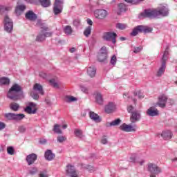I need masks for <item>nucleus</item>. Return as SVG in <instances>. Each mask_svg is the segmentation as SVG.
<instances>
[{
    "instance_id": "1",
    "label": "nucleus",
    "mask_w": 177,
    "mask_h": 177,
    "mask_svg": "<svg viewBox=\"0 0 177 177\" xmlns=\"http://www.w3.org/2000/svg\"><path fill=\"white\" fill-rule=\"evenodd\" d=\"M169 15V9L165 6H162L157 9L145 10L138 15L140 19H160V17H167Z\"/></svg>"
},
{
    "instance_id": "2",
    "label": "nucleus",
    "mask_w": 177,
    "mask_h": 177,
    "mask_svg": "<svg viewBox=\"0 0 177 177\" xmlns=\"http://www.w3.org/2000/svg\"><path fill=\"white\" fill-rule=\"evenodd\" d=\"M7 97L15 102L24 97V93L21 90V86L19 84H14L7 93Z\"/></svg>"
},
{
    "instance_id": "3",
    "label": "nucleus",
    "mask_w": 177,
    "mask_h": 177,
    "mask_svg": "<svg viewBox=\"0 0 177 177\" xmlns=\"http://www.w3.org/2000/svg\"><path fill=\"white\" fill-rule=\"evenodd\" d=\"M169 55V52L168 51V48H166L161 58V66L159 68L157 72V77H161L162 75H164V73H165V68H167V60H168Z\"/></svg>"
},
{
    "instance_id": "4",
    "label": "nucleus",
    "mask_w": 177,
    "mask_h": 177,
    "mask_svg": "<svg viewBox=\"0 0 177 177\" xmlns=\"http://www.w3.org/2000/svg\"><path fill=\"white\" fill-rule=\"evenodd\" d=\"M152 31L153 28L150 27L139 25L133 29L132 32L130 33V35H131V37H136V35L142 32H144V34H147L149 32H151Z\"/></svg>"
},
{
    "instance_id": "5",
    "label": "nucleus",
    "mask_w": 177,
    "mask_h": 177,
    "mask_svg": "<svg viewBox=\"0 0 177 177\" xmlns=\"http://www.w3.org/2000/svg\"><path fill=\"white\" fill-rule=\"evenodd\" d=\"M104 41H107L108 42L112 41L113 45H115L117 42V33L114 32H105L102 36Z\"/></svg>"
},
{
    "instance_id": "6",
    "label": "nucleus",
    "mask_w": 177,
    "mask_h": 177,
    "mask_svg": "<svg viewBox=\"0 0 177 177\" xmlns=\"http://www.w3.org/2000/svg\"><path fill=\"white\" fill-rule=\"evenodd\" d=\"M5 118L6 120H8L9 121H21V120H23L26 115L23 113H8L4 115Z\"/></svg>"
},
{
    "instance_id": "7",
    "label": "nucleus",
    "mask_w": 177,
    "mask_h": 177,
    "mask_svg": "<svg viewBox=\"0 0 177 177\" xmlns=\"http://www.w3.org/2000/svg\"><path fill=\"white\" fill-rule=\"evenodd\" d=\"M63 3H64V0H55L53 8L54 15H60L63 12Z\"/></svg>"
},
{
    "instance_id": "8",
    "label": "nucleus",
    "mask_w": 177,
    "mask_h": 177,
    "mask_svg": "<svg viewBox=\"0 0 177 177\" xmlns=\"http://www.w3.org/2000/svg\"><path fill=\"white\" fill-rule=\"evenodd\" d=\"M4 30L6 32H12L13 30V21L8 15L4 17Z\"/></svg>"
},
{
    "instance_id": "9",
    "label": "nucleus",
    "mask_w": 177,
    "mask_h": 177,
    "mask_svg": "<svg viewBox=\"0 0 177 177\" xmlns=\"http://www.w3.org/2000/svg\"><path fill=\"white\" fill-rule=\"evenodd\" d=\"M119 128L120 131H122L123 132H136L138 127L136 124L131 125L123 123Z\"/></svg>"
},
{
    "instance_id": "10",
    "label": "nucleus",
    "mask_w": 177,
    "mask_h": 177,
    "mask_svg": "<svg viewBox=\"0 0 177 177\" xmlns=\"http://www.w3.org/2000/svg\"><path fill=\"white\" fill-rule=\"evenodd\" d=\"M37 104L33 102L28 103V106L24 109L25 113L27 114H37Z\"/></svg>"
},
{
    "instance_id": "11",
    "label": "nucleus",
    "mask_w": 177,
    "mask_h": 177,
    "mask_svg": "<svg viewBox=\"0 0 177 177\" xmlns=\"http://www.w3.org/2000/svg\"><path fill=\"white\" fill-rule=\"evenodd\" d=\"M147 169L150 174H154L155 175L161 174V168L154 163H149L147 165Z\"/></svg>"
},
{
    "instance_id": "12",
    "label": "nucleus",
    "mask_w": 177,
    "mask_h": 177,
    "mask_svg": "<svg viewBox=\"0 0 177 177\" xmlns=\"http://www.w3.org/2000/svg\"><path fill=\"white\" fill-rule=\"evenodd\" d=\"M115 110H117V105L113 102H109L104 106V111L106 114H111V113H114Z\"/></svg>"
},
{
    "instance_id": "13",
    "label": "nucleus",
    "mask_w": 177,
    "mask_h": 177,
    "mask_svg": "<svg viewBox=\"0 0 177 177\" xmlns=\"http://www.w3.org/2000/svg\"><path fill=\"white\" fill-rule=\"evenodd\" d=\"M94 15L96 19L103 20V19H105L107 16V10L103 9L96 10L94 12Z\"/></svg>"
},
{
    "instance_id": "14",
    "label": "nucleus",
    "mask_w": 177,
    "mask_h": 177,
    "mask_svg": "<svg viewBox=\"0 0 177 177\" xmlns=\"http://www.w3.org/2000/svg\"><path fill=\"white\" fill-rule=\"evenodd\" d=\"M140 118H142V115L140 114V111H134L130 117V121L132 124H135V122H138V121H140Z\"/></svg>"
},
{
    "instance_id": "15",
    "label": "nucleus",
    "mask_w": 177,
    "mask_h": 177,
    "mask_svg": "<svg viewBox=\"0 0 177 177\" xmlns=\"http://www.w3.org/2000/svg\"><path fill=\"white\" fill-rule=\"evenodd\" d=\"M168 100V97L165 95H162L159 96L158 101L156 103L157 106L160 107V109L165 108V106H167V101Z\"/></svg>"
},
{
    "instance_id": "16",
    "label": "nucleus",
    "mask_w": 177,
    "mask_h": 177,
    "mask_svg": "<svg viewBox=\"0 0 177 177\" xmlns=\"http://www.w3.org/2000/svg\"><path fill=\"white\" fill-rule=\"evenodd\" d=\"M37 158H38V156L35 153L28 155L26 159L28 165H32V164L37 161Z\"/></svg>"
},
{
    "instance_id": "17",
    "label": "nucleus",
    "mask_w": 177,
    "mask_h": 177,
    "mask_svg": "<svg viewBox=\"0 0 177 177\" xmlns=\"http://www.w3.org/2000/svg\"><path fill=\"white\" fill-rule=\"evenodd\" d=\"M159 114L160 111L154 108V106H151L147 111V115H149V117H157Z\"/></svg>"
},
{
    "instance_id": "18",
    "label": "nucleus",
    "mask_w": 177,
    "mask_h": 177,
    "mask_svg": "<svg viewBox=\"0 0 177 177\" xmlns=\"http://www.w3.org/2000/svg\"><path fill=\"white\" fill-rule=\"evenodd\" d=\"M66 174L71 177H78V175H77V172L75 171V167L72 165L67 166Z\"/></svg>"
},
{
    "instance_id": "19",
    "label": "nucleus",
    "mask_w": 177,
    "mask_h": 177,
    "mask_svg": "<svg viewBox=\"0 0 177 177\" xmlns=\"http://www.w3.org/2000/svg\"><path fill=\"white\" fill-rule=\"evenodd\" d=\"M41 34H43L45 38L49 37H52V34H53V32H46L48 31V26L44 24L41 25Z\"/></svg>"
},
{
    "instance_id": "20",
    "label": "nucleus",
    "mask_w": 177,
    "mask_h": 177,
    "mask_svg": "<svg viewBox=\"0 0 177 177\" xmlns=\"http://www.w3.org/2000/svg\"><path fill=\"white\" fill-rule=\"evenodd\" d=\"M44 157L47 161H52L56 157V155L52 152V150L47 149L44 153Z\"/></svg>"
},
{
    "instance_id": "21",
    "label": "nucleus",
    "mask_w": 177,
    "mask_h": 177,
    "mask_svg": "<svg viewBox=\"0 0 177 177\" xmlns=\"http://www.w3.org/2000/svg\"><path fill=\"white\" fill-rule=\"evenodd\" d=\"M161 136L165 140H169V139H172V131L169 130L163 131L161 133Z\"/></svg>"
},
{
    "instance_id": "22",
    "label": "nucleus",
    "mask_w": 177,
    "mask_h": 177,
    "mask_svg": "<svg viewBox=\"0 0 177 177\" xmlns=\"http://www.w3.org/2000/svg\"><path fill=\"white\" fill-rule=\"evenodd\" d=\"M26 19L30 20V21H35L37 20V15L32 11H28L26 14Z\"/></svg>"
},
{
    "instance_id": "23",
    "label": "nucleus",
    "mask_w": 177,
    "mask_h": 177,
    "mask_svg": "<svg viewBox=\"0 0 177 177\" xmlns=\"http://www.w3.org/2000/svg\"><path fill=\"white\" fill-rule=\"evenodd\" d=\"M94 96H95V102L96 103H97V104H103V95H102V93H99V92H95L94 93Z\"/></svg>"
},
{
    "instance_id": "24",
    "label": "nucleus",
    "mask_w": 177,
    "mask_h": 177,
    "mask_svg": "<svg viewBox=\"0 0 177 177\" xmlns=\"http://www.w3.org/2000/svg\"><path fill=\"white\" fill-rule=\"evenodd\" d=\"M24 10H26V6L24 5H19L15 8V13L17 16H20Z\"/></svg>"
},
{
    "instance_id": "25",
    "label": "nucleus",
    "mask_w": 177,
    "mask_h": 177,
    "mask_svg": "<svg viewBox=\"0 0 177 177\" xmlns=\"http://www.w3.org/2000/svg\"><path fill=\"white\" fill-rule=\"evenodd\" d=\"M87 74L91 78H93L96 75V68L94 66H90L87 68Z\"/></svg>"
},
{
    "instance_id": "26",
    "label": "nucleus",
    "mask_w": 177,
    "mask_h": 177,
    "mask_svg": "<svg viewBox=\"0 0 177 177\" xmlns=\"http://www.w3.org/2000/svg\"><path fill=\"white\" fill-rule=\"evenodd\" d=\"M89 117L91 120H93V121H95V122H100V117H99V115H97L95 112L90 111Z\"/></svg>"
},
{
    "instance_id": "27",
    "label": "nucleus",
    "mask_w": 177,
    "mask_h": 177,
    "mask_svg": "<svg viewBox=\"0 0 177 177\" xmlns=\"http://www.w3.org/2000/svg\"><path fill=\"white\" fill-rule=\"evenodd\" d=\"M126 11H127V6H125V4H124L122 3L118 4V12H117L118 15H121V13L126 12Z\"/></svg>"
},
{
    "instance_id": "28",
    "label": "nucleus",
    "mask_w": 177,
    "mask_h": 177,
    "mask_svg": "<svg viewBox=\"0 0 177 177\" xmlns=\"http://www.w3.org/2000/svg\"><path fill=\"white\" fill-rule=\"evenodd\" d=\"M33 89L35 91H37L39 93H40V95H44V88H43L42 86L38 83H36L34 85Z\"/></svg>"
},
{
    "instance_id": "29",
    "label": "nucleus",
    "mask_w": 177,
    "mask_h": 177,
    "mask_svg": "<svg viewBox=\"0 0 177 177\" xmlns=\"http://www.w3.org/2000/svg\"><path fill=\"white\" fill-rule=\"evenodd\" d=\"M13 6H0V13H6V12H10Z\"/></svg>"
},
{
    "instance_id": "30",
    "label": "nucleus",
    "mask_w": 177,
    "mask_h": 177,
    "mask_svg": "<svg viewBox=\"0 0 177 177\" xmlns=\"http://www.w3.org/2000/svg\"><path fill=\"white\" fill-rule=\"evenodd\" d=\"M10 84V79L6 77H0V85H9Z\"/></svg>"
},
{
    "instance_id": "31",
    "label": "nucleus",
    "mask_w": 177,
    "mask_h": 177,
    "mask_svg": "<svg viewBox=\"0 0 177 177\" xmlns=\"http://www.w3.org/2000/svg\"><path fill=\"white\" fill-rule=\"evenodd\" d=\"M40 5L43 8H49L50 6V0H39Z\"/></svg>"
},
{
    "instance_id": "32",
    "label": "nucleus",
    "mask_w": 177,
    "mask_h": 177,
    "mask_svg": "<svg viewBox=\"0 0 177 177\" xmlns=\"http://www.w3.org/2000/svg\"><path fill=\"white\" fill-rule=\"evenodd\" d=\"M64 100L66 103H73V102H77V99L75 97L66 95L64 98Z\"/></svg>"
},
{
    "instance_id": "33",
    "label": "nucleus",
    "mask_w": 177,
    "mask_h": 177,
    "mask_svg": "<svg viewBox=\"0 0 177 177\" xmlns=\"http://www.w3.org/2000/svg\"><path fill=\"white\" fill-rule=\"evenodd\" d=\"M121 124V119L118 118L110 123H109L108 127H118V125H120Z\"/></svg>"
},
{
    "instance_id": "34",
    "label": "nucleus",
    "mask_w": 177,
    "mask_h": 177,
    "mask_svg": "<svg viewBox=\"0 0 177 177\" xmlns=\"http://www.w3.org/2000/svg\"><path fill=\"white\" fill-rule=\"evenodd\" d=\"M64 32L66 35H71L73 34V28L70 26H66L64 28Z\"/></svg>"
},
{
    "instance_id": "35",
    "label": "nucleus",
    "mask_w": 177,
    "mask_h": 177,
    "mask_svg": "<svg viewBox=\"0 0 177 177\" xmlns=\"http://www.w3.org/2000/svg\"><path fill=\"white\" fill-rule=\"evenodd\" d=\"M91 32H92V26H89L85 28L84 31V35L86 37V38H88V37L91 35Z\"/></svg>"
},
{
    "instance_id": "36",
    "label": "nucleus",
    "mask_w": 177,
    "mask_h": 177,
    "mask_svg": "<svg viewBox=\"0 0 177 177\" xmlns=\"http://www.w3.org/2000/svg\"><path fill=\"white\" fill-rule=\"evenodd\" d=\"M10 108L11 110H13V111H18L20 108V105L16 102H13L10 104Z\"/></svg>"
},
{
    "instance_id": "37",
    "label": "nucleus",
    "mask_w": 177,
    "mask_h": 177,
    "mask_svg": "<svg viewBox=\"0 0 177 177\" xmlns=\"http://www.w3.org/2000/svg\"><path fill=\"white\" fill-rule=\"evenodd\" d=\"M98 62H100V63H102L103 62H106V60H107V55H103V54H98Z\"/></svg>"
},
{
    "instance_id": "38",
    "label": "nucleus",
    "mask_w": 177,
    "mask_h": 177,
    "mask_svg": "<svg viewBox=\"0 0 177 177\" xmlns=\"http://www.w3.org/2000/svg\"><path fill=\"white\" fill-rule=\"evenodd\" d=\"M137 157L138 155L136 153H132L129 159V162L136 164V162H138V161L136 160Z\"/></svg>"
},
{
    "instance_id": "39",
    "label": "nucleus",
    "mask_w": 177,
    "mask_h": 177,
    "mask_svg": "<svg viewBox=\"0 0 177 177\" xmlns=\"http://www.w3.org/2000/svg\"><path fill=\"white\" fill-rule=\"evenodd\" d=\"M74 133L77 138H80V139H82L84 138V135H82V131L76 129L74 131Z\"/></svg>"
},
{
    "instance_id": "40",
    "label": "nucleus",
    "mask_w": 177,
    "mask_h": 177,
    "mask_svg": "<svg viewBox=\"0 0 177 177\" xmlns=\"http://www.w3.org/2000/svg\"><path fill=\"white\" fill-rule=\"evenodd\" d=\"M53 131L55 133H58L59 135L63 133V132L62 131V129H60V125L57 124L54 125Z\"/></svg>"
},
{
    "instance_id": "41",
    "label": "nucleus",
    "mask_w": 177,
    "mask_h": 177,
    "mask_svg": "<svg viewBox=\"0 0 177 177\" xmlns=\"http://www.w3.org/2000/svg\"><path fill=\"white\" fill-rule=\"evenodd\" d=\"M46 38L44 35V33L39 34L37 36L36 41L37 42H42V41H45Z\"/></svg>"
},
{
    "instance_id": "42",
    "label": "nucleus",
    "mask_w": 177,
    "mask_h": 177,
    "mask_svg": "<svg viewBox=\"0 0 177 177\" xmlns=\"http://www.w3.org/2000/svg\"><path fill=\"white\" fill-rule=\"evenodd\" d=\"M37 172H38V168H37L36 167H32L28 170V174L32 176L35 175Z\"/></svg>"
},
{
    "instance_id": "43",
    "label": "nucleus",
    "mask_w": 177,
    "mask_h": 177,
    "mask_svg": "<svg viewBox=\"0 0 177 177\" xmlns=\"http://www.w3.org/2000/svg\"><path fill=\"white\" fill-rule=\"evenodd\" d=\"M127 26L125 24L122 23H118L116 24V28H118L119 30H125L127 28Z\"/></svg>"
},
{
    "instance_id": "44",
    "label": "nucleus",
    "mask_w": 177,
    "mask_h": 177,
    "mask_svg": "<svg viewBox=\"0 0 177 177\" xmlns=\"http://www.w3.org/2000/svg\"><path fill=\"white\" fill-rule=\"evenodd\" d=\"M66 139L67 138L64 136H59L57 138V142H58V143H63V142H66Z\"/></svg>"
},
{
    "instance_id": "45",
    "label": "nucleus",
    "mask_w": 177,
    "mask_h": 177,
    "mask_svg": "<svg viewBox=\"0 0 177 177\" xmlns=\"http://www.w3.org/2000/svg\"><path fill=\"white\" fill-rule=\"evenodd\" d=\"M100 55H104V56L107 55V48L106 46H103L100 50Z\"/></svg>"
},
{
    "instance_id": "46",
    "label": "nucleus",
    "mask_w": 177,
    "mask_h": 177,
    "mask_svg": "<svg viewBox=\"0 0 177 177\" xmlns=\"http://www.w3.org/2000/svg\"><path fill=\"white\" fill-rule=\"evenodd\" d=\"M7 152L10 156H13L15 154V149L13 147H7Z\"/></svg>"
},
{
    "instance_id": "47",
    "label": "nucleus",
    "mask_w": 177,
    "mask_h": 177,
    "mask_svg": "<svg viewBox=\"0 0 177 177\" xmlns=\"http://www.w3.org/2000/svg\"><path fill=\"white\" fill-rule=\"evenodd\" d=\"M110 63L112 66H115L117 63V57L115 55H113L111 58Z\"/></svg>"
},
{
    "instance_id": "48",
    "label": "nucleus",
    "mask_w": 177,
    "mask_h": 177,
    "mask_svg": "<svg viewBox=\"0 0 177 177\" xmlns=\"http://www.w3.org/2000/svg\"><path fill=\"white\" fill-rule=\"evenodd\" d=\"M30 96L35 100H38L39 99V95L38 93L35 91H33L30 93Z\"/></svg>"
},
{
    "instance_id": "49",
    "label": "nucleus",
    "mask_w": 177,
    "mask_h": 177,
    "mask_svg": "<svg viewBox=\"0 0 177 177\" xmlns=\"http://www.w3.org/2000/svg\"><path fill=\"white\" fill-rule=\"evenodd\" d=\"M73 26H75V27H80V26H81V20L79 19H75L73 21Z\"/></svg>"
},
{
    "instance_id": "50",
    "label": "nucleus",
    "mask_w": 177,
    "mask_h": 177,
    "mask_svg": "<svg viewBox=\"0 0 177 177\" xmlns=\"http://www.w3.org/2000/svg\"><path fill=\"white\" fill-rule=\"evenodd\" d=\"M49 82L51 85H53V86H54V88H59V84H57L54 79L50 80Z\"/></svg>"
},
{
    "instance_id": "51",
    "label": "nucleus",
    "mask_w": 177,
    "mask_h": 177,
    "mask_svg": "<svg viewBox=\"0 0 177 177\" xmlns=\"http://www.w3.org/2000/svg\"><path fill=\"white\" fill-rule=\"evenodd\" d=\"M127 3H132L133 5H136L139 3V0H124Z\"/></svg>"
},
{
    "instance_id": "52",
    "label": "nucleus",
    "mask_w": 177,
    "mask_h": 177,
    "mask_svg": "<svg viewBox=\"0 0 177 177\" xmlns=\"http://www.w3.org/2000/svg\"><path fill=\"white\" fill-rule=\"evenodd\" d=\"M5 128H6V124H5V122H3L0 121V132L1 131H3V129H5Z\"/></svg>"
},
{
    "instance_id": "53",
    "label": "nucleus",
    "mask_w": 177,
    "mask_h": 177,
    "mask_svg": "<svg viewBox=\"0 0 177 177\" xmlns=\"http://www.w3.org/2000/svg\"><path fill=\"white\" fill-rule=\"evenodd\" d=\"M26 127L24 126H20L18 129L19 132H21V133H24L26 132Z\"/></svg>"
},
{
    "instance_id": "54",
    "label": "nucleus",
    "mask_w": 177,
    "mask_h": 177,
    "mask_svg": "<svg viewBox=\"0 0 177 177\" xmlns=\"http://www.w3.org/2000/svg\"><path fill=\"white\" fill-rule=\"evenodd\" d=\"M142 49H143V48L142 46L136 47V48H134L133 53H139V52H140L142 50Z\"/></svg>"
},
{
    "instance_id": "55",
    "label": "nucleus",
    "mask_w": 177,
    "mask_h": 177,
    "mask_svg": "<svg viewBox=\"0 0 177 177\" xmlns=\"http://www.w3.org/2000/svg\"><path fill=\"white\" fill-rule=\"evenodd\" d=\"M80 89L82 92H84V93H88V88H86L84 86H80Z\"/></svg>"
},
{
    "instance_id": "56",
    "label": "nucleus",
    "mask_w": 177,
    "mask_h": 177,
    "mask_svg": "<svg viewBox=\"0 0 177 177\" xmlns=\"http://www.w3.org/2000/svg\"><path fill=\"white\" fill-rule=\"evenodd\" d=\"M90 44H91L92 45H95L97 42L96 38L95 37H91L90 41H89Z\"/></svg>"
},
{
    "instance_id": "57",
    "label": "nucleus",
    "mask_w": 177,
    "mask_h": 177,
    "mask_svg": "<svg viewBox=\"0 0 177 177\" xmlns=\"http://www.w3.org/2000/svg\"><path fill=\"white\" fill-rule=\"evenodd\" d=\"M127 111L128 113H131V114L133 113V106L132 105H130L127 107Z\"/></svg>"
},
{
    "instance_id": "58",
    "label": "nucleus",
    "mask_w": 177,
    "mask_h": 177,
    "mask_svg": "<svg viewBox=\"0 0 177 177\" xmlns=\"http://www.w3.org/2000/svg\"><path fill=\"white\" fill-rule=\"evenodd\" d=\"M134 96H138L139 99H142V97H143V94L140 93V91H138V93L135 92Z\"/></svg>"
},
{
    "instance_id": "59",
    "label": "nucleus",
    "mask_w": 177,
    "mask_h": 177,
    "mask_svg": "<svg viewBox=\"0 0 177 177\" xmlns=\"http://www.w3.org/2000/svg\"><path fill=\"white\" fill-rule=\"evenodd\" d=\"M101 143H102V145H107V138H106L105 137H102L101 140Z\"/></svg>"
},
{
    "instance_id": "60",
    "label": "nucleus",
    "mask_w": 177,
    "mask_h": 177,
    "mask_svg": "<svg viewBox=\"0 0 177 177\" xmlns=\"http://www.w3.org/2000/svg\"><path fill=\"white\" fill-rule=\"evenodd\" d=\"M28 3H32V4H36L38 1L37 0H28Z\"/></svg>"
},
{
    "instance_id": "61",
    "label": "nucleus",
    "mask_w": 177,
    "mask_h": 177,
    "mask_svg": "<svg viewBox=\"0 0 177 177\" xmlns=\"http://www.w3.org/2000/svg\"><path fill=\"white\" fill-rule=\"evenodd\" d=\"M137 162L140 165H143V164H145V162H146V160H145V159H142L140 161H137Z\"/></svg>"
},
{
    "instance_id": "62",
    "label": "nucleus",
    "mask_w": 177,
    "mask_h": 177,
    "mask_svg": "<svg viewBox=\"0 0 177 177\" xmlns=\"http://www.w3.org/2000/svg\"><path fill=\"white\" fill-rule=\"evenodd\" d=\"M39 75L41 77V78H46V73H45L41 72L39 73Z\"/></svg>"
},
{
    "instance_id": "63",
    "label": "nucleus",
    "mask_w": 177,
    "mask_h": 177,
    "mask_svg": "<svg viewBox=\"0 0 177 177\" xmlns=\"http://www.w3.org/2000/svg\"><path fill=\"white\" fill-rule=\"evenodd\" d=\"M87 24H88V26H92V24H93V21H92L91 20V19H87Z\"/></svg>"
},
{
    "instance_id": "64",
    "label": "nucleus",
    "mask_w": 177,
    "mask_h": 177,
    "mask_svg": "<svg viewBox=\"0 0 177 177\" xmlns=\"http://www.w3.org/2000/svg\"><path fill=\"white\" fill-rule=\"evenodd\" d=\"M124 99H129V93H124L123 94Z\"/></svg>"
}]
</instances>
